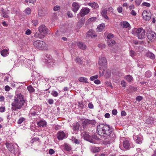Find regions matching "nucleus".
Returning <instances> with one entry per match:
<instances>
[{
  "label": "nucleus",
  "instance_id": "1",
  "mask_svg": "<svg viewBox=\"0 0 156 156\" xmlns=\"http://www.w3.org/2000/svg\"><path fill=\"white\" fill-rule=\"evenodd\" d=\"M25 103L24 96L21 94H16L14 101L11 103V109L12 111H17L22 108Z\"/></svg>",
  "mask_w": 156,
  "mask_h": 156
},
{
  "label": "nucleus",
  "instance_id": "2",
  "mask_svg": "<svg viewBox=\"0 0 156 156\" xmlns=\"http://www.w3.org/2000/svg\"><path fill=\"white\" fill-rule=\"evenodd\" d=\"M112 130L108 125L101 124L97 126V133L98 135L103 137L111 135Z\"/></svg>",
  "mask_w": 156,
  "mask_h": 156
},
{
  "label": "nucleus",
  "instance_id": "3",
  "mask_svg": "<svg viewBox=\"0 0 156 156\" xmlns=\"http://www.w3.org/2000/svg\"><path fill=\"white\" fill-rule=\"evenodd\" d=\"M132 34L137 36L139 39L144 38L145 35V31L142 28L133 29Z\"/></svg>",
  "mask_w": 156,
  "mask_h": 156
},
{
  "label": "nucleus",
  "instance_id": "4",
  "mask_svg": "<svg viewBox=\"0 0 156 156\" xmlns=\"http://www.w3.org/2000/svg\"><path fill=\"white\" fill-rule=\"evenodd\" d=\"M34 47L39 50H43L46 48V44L43 41L37 40L34 42Z\"/></svg>",
  "mask_w": 156,
  "mask_h": 156
},
{
  "label": "nucleus",
  "instance_id": "5",
  "mask_svg": "<svg viewBox=\"0 0 156 156\" xmlns=\"http://www.w3.org/2000/svg\"><path fill=\"white\" fill-rule=\"evenodd\" d=\"M130 144L127 140L124 141L123 144H120L119 146L120 149L122 150H126L128 149L129 148Z\"/></svg>",
  "mask_w": 156,
  "mask_h": 156
},
{
  "label": "nucleus",
  "instance_id": "6",
  "mask_svg": "<svg viewBox=\"0 0 156 156\" xmlns=\"http://www.w3.org/2000/svg\"><path fill=\"white\" fill-rule=\"evenodd\" d=\"M82 134L85 140L89 141L90 143H94V140L92 139L91 136L89 135L88 132L84 131L83 132Z\"/></svg>",
  "mask_w": 156,
  "mask_h": 156
},
{
  "label": "nucleus",
  "instance_id": "7",
  "mask_svg": "<svg viewBox=\"0 0 156 156\" xmlns=\"http://www.w3.org/2000/svg\"><path fill=\"white\" fill-rule=\"evenodd\" d=\"M39 32L44 34H47L48 32V29L44 25H42L38 27Z\"/></svg>",
  "mask_w": 156,
  "mask_h": 156
},
{
  "label": "nucleus",
  "instance_id": "8",
  "mask_svg": "<svg viewBox=\"0 0 156 156\" xmlns=\"http://www.w3.org/2000/svg\"><path fill=\"white\" fill-rule=\"evenodd\" d=\"M98 64L102 67L106 68L107 66V60L105 57H101L99 58Z\"/></svg>",
  "mask_w": 156,
  "mask_h": 156
},
{
  "label": "nucleus",
  "instance_id": "9",
  "mask_svg": "<svg viewBox=\"0 0 156 156\" xmlns=\"http://www.w3.org/2000/svg\"><path fill=\"white\" fill-rule=\"evenodd\" d=\"M142 16L143 18L146 21H149L151 18V14L149 12L146 10L143 11L142 13Z\"/></svg>",
  "mask_w": 156,
  "mask_h": 156
},
{
  "label": "nucleus",
  "instance_id": "10",
  "mask_svg": "<svg viewBox=\"0 0 156 156\" xmlns=\"http://www.w3.org/2000/svg\"><path fill=\"white\" fill-rule=\"evenodd\" d=\"M90 9L86 7L83 8L81 10L79 14L81 17L84 16L90 12Z\"/></svg>",
  "mask_w": 156,
  "mask_h": 156
},
{
  "label": "nucleus",
  "instance_id": "11",
  "mask_svg": "<svg viewBox=\"0 0 156 156\" xmlns=\"http://www.w3.org/2000/svg\"><path fill=\"white\" fill-rule=\"evenodd\" d=\"M147 37L148 39L151 41H154L156 37V34L154 32L151 31L150 33H147Z\"/></svg>",
  "mask_w": 156,
  "mask_h": 156
},
{
  "label": "nucleus",
  "instance_id": "12",
  "mask_svg": "<svg viewBox=\"0 0 156 156\" xmlns=\"http://www.w3.org/2000/svg\"><path fill=\"white\" fill-rule=\"evenodd\" d=\"M133 138L136 143L138 144H141L142 141V136L134 135Z\"/></svg>",
  "mask_w": 156,
  "mask_h": 156
},
{
  "label": "nucleus",
  "instance_id": "13",
  "mask_svg": "<svg viewBox=\"0 0 156 156\" xmlns=\"http://www.w3.org/2000/svg\"><path fill=\"white\" fill-rule=\"evenodd\" d=\"M66 136L65 133L62 131H60L57 134V137L59 140L63 139Z\"/></svg>",
  "mask_w": 156,
  "mask_h": 156
},
{
  "label": "nucleus",
  "instance_id": "14",
  "mask_svg": "<svg viewBox=\"0 0 156 156\" xmlns=\"http://www.w3.org/2000/svg\"><path fill=\"white\" fill-rule=\"evenodd\" d=\"M72 6L73 7L72 10L73 11L75 12L78 10L80 7L78 4L76 2H74L73 3Z\"/></svg>",
  "mask_w": 156,
  "mask_h": 156
},
{
  "label": "nucleus",
  "instance_id": "15",
  "mask_svg": "<svg viewBox=\"0 0 156 156\" xmlns=\"http://www.w3.org/2000/svg\"><path fill=\"white\" fill-rule=\"evenodd\" d=\"M77 45L79 48L83 50L86 49L87 47L85 44L81 42H77Z\"/></svg>",
  "mask_w": 156,
  "mask_h": 156
},
{
  "label": "nucleus",
  "instance_id": "16",
  "mask_svg": "<svg viewBox=\"0 0 156 156\" xmlns=\"http://www.w3.org/2000/svg\"><path fill=\"white\" fill-rule=\"evenodd\" d=\"M88 5L95 9H98L99 8L98 4L95 2L89 3Z\"/></svg>",
  "mask_w": 156,
  "mask_h": 156
},
{
  "label": "nucleus",
  "instance_id": "17",
  "mask_svg": "<svg viewBox=\"0 0 156 156\" xmlns=\"http://www.w3.org/2000/svg\"><path fill=\"white\" fill-rule=\"evenodd\" d=\"M37 124L40 127H44L47 125V122L44 120H40L37 122Z\"/></svg>",
  "mask_w": 156,
  "mask_h": 156
},
{
  "label": "nucleus",
  "instance_id": "18",
  "mask_svg": "<svg viewBox=\"0 0 156 156\" xmlns=\"http://www.w3.org/2000/svg\"><path fill=\"white\" fill-rule=\"evenodd\" d=\"M5 145L9 151H12L13 149L14 148V146L12 143L7 142L5 144Z\"/></svg>",
  "mask_w": 156,
  "mask_h": 156
},
{
  "label": "nucleus",
  "instance_id": "19",
  "mask_svg": "<svg viewBox=\"0 0 156 156\" xmlns=\"http://www.w3.org/2000/svg\"><path fill=\"white\" fill-rule=\"evenodd\" d=\"M94 32V31L92 30L89 31L87 33V37H91L92 38L96 36L97 35L95 34Z\"/></svg>",
  "mask_w": 156,
  "mask_h": 156
},
{
  "label": "nucleus",
  "instance_id": "20",
  "mask_svg": "<svg viewBox=\"0 0 156 156\" xmlns=\"http://www.w3.org/2000/svg\"><path fill=\"white\" fill-rule=\"evenodd\" d=\"M121 26L125 28H127L130 26L129 24L127 21H124L120 23Z\"/></svg>",
  "mask_w": 156,
  "mask_h": 156
},
{
  "label": "nucleus",
  "instance_id": "21",
  "mask_svg": "<svg viewBox=\"0 0 156 156\" xmlns=\"http://www.w3.org/2000/svg\"><path fill=\"white\" fill-rule=\"evenodd\" d=\"M107 10H106V9H104L102 10L101 12V14L103 17L105 18L108 20H109V19L108 18V16L107 15Z\"/></svg>",
  "mask_w": 156,
  "mask_h": 156
},
{
  "label": "nucleus",
  "instance_id": "22",
  "mask_svg": "<svg viewBox=\"0 0 156 156\" xmlns=\"http://www.w3.org/2000/svg\"><path fill=\"white\" fill-rule=\"evenodd\" d=\"M1 12L2 14V16L4 18H7L9 17L8 15V12L5 11H4V9L2 8L1 10Z\"/></svg>",
  "mask_w": 156,
  "mask_h": 156
},
{
  "label": "nucleus",
  "instance_id": "23",
  "mask_svg": "<svg viewBox=\"0 0 156 156\" xmlns=\"http://www.w3.org/2000/svg\"><path fill=\"white\" fill-rule=\"evenodd\" d=\"M80 126V125L79 123L77 122L76 123H75L73 124V129L74 130H78L79 129V127Z\"/></svg>",
  "mask_w": 156,
  "mask_h": 156
},
{
  "label": "nucleus",
  "instance_id": "24",
  "mask_svg": "<svg viewBox=\"0 0 156 156\" xmlns=\"http://www.w3.org/2000/svg\"><path fill=\"white\" fill-rule=\"evenodd\" d=\"M78 80L80 82L87 83H88L87 81L88 79L86 77H81L79 78Z\"/></svg>",
  "mask_w": 156,
  "mask_h": 156
},
{
  "label": "nucleus",
  "instance_id": "25",
  "mask_svg": "<svg viewBox=\"0 0 156 156\" xmlns=\"http://www.w3.org/2000/svg\"><path fill=\"white\" fill-rule=\"evenodd\" d=\"M105 27V24H101L99 25L97 28V30L98 32L102 31Z\"/></svg>",
  "mask_w": 156,
  "mask_h": 156
},
{
  "label": "nucleus",
  "instance_id": "26",
  "mask_svg": "<svg viewBox=\"0 0 156 156\" xmlns=\"http://www.w3.org/2000/svg\"><path fill=\"white\" fill-rule=\"evenodd\" d=\"M9 53V51L6 49H4L1 52V55L3 56H6Z\"/></svg>",
  "mask_w": 156,
  "mask_h": 156
},
{
  "label": "nucleus",
  "instance_id": "27",
  "mask_svg": "<svg viewBox=\"0 0 156 156\" xmlns=\"http://www.w3.org/2000/svg\"><path fill=\"white\" fill-rule=\"evenodd\" d=\"M125 79L129 82H131L133 80V77L130 75H127L125 76Z\"/></svg>",
  "mask_w": 156,
  "mask_h": 156
},
{
  "label": "nucleus",
  "instance_id": "28",
  "mask_svg": "<svg viewBox=\"0 0 156 156\" xmlns=\"http://www.w3.org/2000/svg\"><path fill=\"white\" fill-rule=\"evenodd\" d=\"M63 147L64 150L67 151H69L71 149V147L67 144H65L63 146Z\"/></svg>",
  "mask_w": 156,
  "mask_h": 156
},
{
  "label": "nucleus",
  "instance_id": "29",
  "mask_svg": "<svg viewBox=\"0 0 156 156\" xmlns=\"http://www.w3.org/2000/svg\"><path fill=\"white\" fill-rule=\"evenodd\" d=\"M147 56L149 57L151 59H154L155 58L154 55L152 52H149L147 53Z\"/></svg>",
  "mask_w": 156,
  "mask_h": 156
},
{
  "label": "nucleus",
  "instance_id": "30",
  "mask_svg": "<svg viewBox=\"0 0 156 156\" xmlns=\"http://www.w3.org/2000/svg\"><path fill=\"white\" fill-rule=\"evenodd\" d=\"M108 44L109 46L112 47L115 44V42L113 40H109L108 41Z\"/></svg>",
  "mask_w": 156,
  "mask_h": 156
},
{
  "label": "nucleus",
  "instance_id": "31",
  "mask_svg": "<svg viewBox=\"0 0 156 156\" xmlns=\"http://www.w3.org/2000/svg\"><path fill=\"white\" fill-rule=\"evenodd\" d=\"M89 125L88 119H86L82 123V126L83 128H85Z\"/></svg>",
  "mask_w": 156,
  "mask_h": 156
},
{
  "label": "nucleus",
  "instance_id": "32",
  "mask_svg": "<svg viewBox=\"0 0 156 156\" xmlns=\"http://www.w3.org/2000/svg\"><path fill=\"white\" fill-rule=\"evenodd\" d=\"M145 75L146 77L149 78L152 76V73L151 71L148 70L145 73Z\"/></svg>",
  "mask_w": 156,
  "mask_h": 156
},
{
  "label": "nucleus",
  "instance_id": "33",
  "mask_svg": "<svg viewBox=\"0 0 156 156\" xmlns=\"http://www.w3.org/2000/svg\"><path fill=\"white\" fill-rule=\"evenodd\" d=\"M27 89L29 91L30 93L33 92L35 90L31 85H30L27 87Z\"/></svg>",
  "mask_w": 156,
  "mask_h": 156
},
{
  "label": "nucleus",
  "instance_id": "34",
  "mask_svg": "<svg viewBox=\"0 0 156 156\" xmlns=\"http://www.w3.org/2000/svg\"><path fill=\"white\" fill-rule=\"evenodd\" d=\"M25 120V119L23 117L20 118L17 121V123L19 124H21L22 122Z\"/></svg>",
  "mask_w": 156,
  "mask_h": 156
},
{
  "label": "nucleus",
  "instance_id": "35",
  "mask_svg": "<svg viewBox=\"0 0 156 156\" xmlns=\"http://www.w3.org/2000/svg\"><path fill=\"white\" fill-rule=\"evenodd\" d=\"M111 135L112 136V140L111 141H107V144H110L112 142L113 140L115 139V138H116L115 135L113 133H112Z\"/></svg>",
  "mask_w": 156,
  "mask_h": 156
},
{
  "label": "nucleus",
  "instance_id": "36",
  "mask_svg": "<svg viewBox=\"0 0 156 156\" xmlns=\"http://www.w3.org/2000/svg\"><path fill=\"white\" fill-rule=\"evenodd\" d=\"M136 55V54L134 51L131 50L130 51V55L132 58H134Z\"/></svg>",
  "mask_w": 156,
  "mask_h": 156
},
{
  "label": "nucleus",
  "instance_id": "37",
  "mask_svg": "<svg viewBox=\"0 0 156 156\" xmlns=\"http://www.w3.org/2000/svg\"><path fill=\"white\" fill-rule=\"evenodd\" d=\"M79 108L80 109H83L84 108V105L83 103L82 102H79L78 103Z\"/></svg>",
  "mask_w": 156,
  "mask_h": 156
},
{
  "label": "nucleus",
  "instance_id": "38",
  "mask_svg": "<svg viewBox=\"0 0 156 156\" xmlns=\"http://www.w3.org/2000/svg\"><path fill=\"white\" fill-rule=\"evenodd\" d=\"M51 94L54 97H56L58 95V92L55 91L53 90L51 93Z\"/></svg>",
  "mask_w": 156,
  "mask_h": 156
},
{
  "label": "nucleus",
  "instance_id": "39",
  "mask_svg": "<svg viewBox=\"0 0 156 156\" xmlns=\"http://www.w3.org/2000/svg\"><path fill=\"white\" fill-rule=\"evenodd\" d=\"M88 122L89 124H91L93 125H94L96 124V122L94 120H90L88 119Z\"/></svg>",
  "mask_w": 156,
  "mask_h": 156
},
{
  "label": "nucleus",
  "instance_id": "40",
  "mask_svg": "<svg viewBox=\"0 0 156 156\" xmlns=\"http://www.w3.org/2000/svg\"><path fill=\"white\" fill-rule=\"evenodd\" d=\"M31 10L29 8H27L25 10V13L27 15L30 14L31 13Z\"/></svg>",
  "mask_w": 156,
  "mask_h": 156
},
{
  "label": "nucleus",
  "instance_id": "41",
  "mask_svg": "<svg viewBox=\"0 0 156 156\" xmlns=\"http://www.w3.org/2000/svg\"><path fill=\"white\" fill-rule=\"evenodd\" d=\"M142 5L143 6H145L147 7H150L151 5L150 3L147 2H144L143 3Z\"/></svg>",
  "mask_w": 156,
  "mask_h": 156
},
{
  "label": "nucleus",
  "instance_id": "42",
  "mask_svg": "<svg viewBox=\"0 0 156 156\" xmlns=\"http://www.w3.org/2000/svg\"><path fill=\"white\" fill-rule=\"evenodd\" d=\"M98 77V75L91 76L90 78V80L91 81H93L96 79H97Z\"/></svg>",
  "mask_w": 156,
  "mask_h": 156
},
{
  "label": "nucleus",
  "instance_id": "43",
  "mask_svg": "<svg viewBox=\"0 0 156 156\" xmlns=\"http://www.w3.org/2000/svg\"><path fill=\"white\" fill-rule=\"evenodd\" d=\"M39 140V138H35L34 137V138H33L31 140L30 142L31 144L33 143L34 142L38 141Z\"/></svg>",
  "mask_w": 156,
  "mask_h": 156
},
{
  "label": "nucleus",
  "instance_id": "44",
  "mask_svg": "<svg viewBox=\"0 0 156 156\" xmlns=\"http://www.w3.org/2000/svg\"><path fill=\"white\" fill-rule=\"evenodd\" d=\"M141 0H136L135 1V3L137 6H139L141 3Z\"/></svg>",
  "mask_w": 156,
  "mask_h": 156
},
{
  "label": "nucleus",
  "instance_id": "45",
  "mask_svg": "<svg viewBox=\"0 0 156 156\" xmlns=\"http://www.w3.org/2000/svg\"><path fill=\"white\" fill-rule=\"evenodd\" d=\"M32 23L34 26H36L38 24V21L37 20H33L32 21Z\"/></svg>",
  "mask_w": 156,
  "mask_h": 156
},
{
  "label": "nucleus",
  "instance_id": "46",
  "mask_svg": "<svg viewBox=\"0 0 156 156\" xmlns=\"http://www.w3.org/2000/svg\"><path fill=\"white\" fill-rule=\"evenodd\" d=\"M60 6L56 5L54 7L53 9L55 11H57L60 9Z\"/></svg>",
  "mask_w": 156,
  "mask_h": 156
},
{
  "label": "nucleus",
  "instance_id": "47",
  "mask_svg": "<svg viewBox=\"0 0 156 156\" xmlns=\"http://www.w3.org/2000/svg\"><path fill=\"white\" fill-rule=\"evenodd\" d=\"M98 47L100 48H103L105 47V45L103 44H99L98 45Z\"/></svg>",
  "mask_w": 156,
  "mask_h": 156
},
{
  "label": "nucleus",
  "instance_id": "48",
  "mask_svg": "<svg viewBox=\"0 0 156 156\" xmlns=\"http://www.w3.org/2000/svg\"><path fill=\"white\" fill-rule=\"evenodd\" d=\"M112 113L113 115H115L117 114V111L115 109H114L112 111Z\"/></svg>",
  "mask_w": 156,
  "mask_h": 156
},
{
  "label": "nucleus",
  "instance_id": "49",
  "mask_svg": "<svg viewBox=\"0 0 156 156\" xmlns=\"http://www.w3.org/2000/svg\"><path fill=\"white\" fill-rule=\"evenodd\" d=\"M121 83L123 87H125L126 86V83L124 80L122 81Z\"/></svg>",
  "mask_w": 156,
  "mask_h": 156
},
{
  "label": "nucleus",
  "instance_id": "50",
  "mask_svg": "<svg viewBox=\"0 0 156 156\" xmlns=\"http://www.w3.org/2000/svg\"><path fill=\"white\" fill-rule=\"evenodd\" d=\"M48 102L50 105L54 103V100L52 99H49L48 100Z\"/></svg>",
  "mask_w": 156,
  "mask_h": 156
},
{
  "label": "nucleus",
  "instance_id": "51",
  "mask_svg": "<svg viewBox=\"0 0 156 156\" xmlns=\"http://www.w3.org/2000/svg\"><path fill=\"white\" fill-rule=\"evenodd\" d=\"M107 10V12L109 11L110 12H113L114 11V9L112 7H109L107 9H106Z\"/></svg>",
  "mask_w": 156,
  "mask_h": 156
},
{
  "label": "nucleus",
  "instance_id": "52",
  "mask_svg": "<svg viewBox=\"0 0 156 156\" xmlns=\"http://www.w3.org/2000/svg\"><path fill=\"white\" fill-rule=\"evenodd\" d=\"M54 151L52 149H50L49 151V153L50 154H52L55 153Z\"/></svg>",
  "mask_w": 156,
  "mask_h": 156
},
{
  "label": "nucleus",
  "instance_id": "53",
  "mask_svg": "<svg viewBox=\"0 0 156 156\" xmlns=\"http://www.w3.org/2000/svg\"><path fill=\"white\" fill-rule=\"evenodd\" d=\"M114 37V35L113 34H109L107 36V38L108 39L112 38Z\"/></svg>",
  "mask_w": 156,
  "mask_h": 156
},
{
  "label": "nucleus",
  "instance_id": "54",
  "mask_svg": "<svg viewBox=\"0 0 156 156\" xmlns=\"http://www.w3.org/2000/svg\"><path fill=\"white\" fill-rule=\"evenodd\" d=\"M142 99V97L140 96H137L136 98V100L139 101H141Z\"/></svg>",
  "mask_w": 156,
  "mask_h": 156
},
{
  "label": "nucleus",
  "instance_id": "55",
  "mask_svg": "<svg viewBox=\"0 0 156 156\" xmlns=\"http://www.w3.org/2000/svg\"><path fill=\"white\" fill-rule=\"evenodd\" d=\"M48 56V55H47L46 56V58H47V59H46V58H45V59L47 60V63H52V61H51L49 59L48 60V57H47ZM48 56L49 57V56Z\"/></svg>",
  "mask_w": 156,
  "mask_h": 156
},
{
  "label": "nucleus",
  "instance_id": "56",
  "mask_svg": "<svg viewBox=\"0 0 156 156\" xmlns=\"http://www.w3.org/2000/svg\"><path fill=\"white\" fill-rule=\"evenodd\" d=\"M88 107L89 108L92 109L93 108L94 106L92 104L90 103L88 105Z\"/></svg>",
  "mask_w": 156,
  "mask_h": 156
},
{
  "label": "nucleus",
  "instance_id": "57",
  "mask_svg": "<svg viewBox=\"0 0 156 156\" xmlns=\"http://www.w3.org/2000/svg\"><path fill=\"white\" fill-rule=\"evenodd\" d=\"M31 33V31L30 30L28 29L25 32V34L27 35L30 34Z\"/></svg>",
  "mask_w": 156,
  "mask_h": 156
},
{
  "label": "nucleus",
  "instance_id": "58",
  "mask_svg": "<svg viewBox=\"0 0 156 156\" xmlns=\"http://www.w3.org/2000/svg\"><path fill=\"white\" fill-rule=\"evenodd\" d=\"M5 90L6 91H8L10 90V87L8 86L7 85L5 86Z\"/></svg>",
  "mask_w": 156,
  "mask_h": 156
},
{
  "label": "nucleus",
  "instance_id": "59",
  "mask_svg": "<svg viewBox=\"0 0 156 156\" xmlns=\"http://www.w3.org/2000/svg\"><path fill=\"white\" fill-rule=\"evenodd\" d=\"M73 142L75 143L79 144L80 143V142L78 140L76 139H74V140H73Z\"/></svg>",
  "mask_w": 156,
  "mask_h": 156
},
{
  "label": "nucleus",
  "instance_id": "60",
  "mask_svg": "<svg viewBox=\"0 0 156 156\" xmlns=\"http://www.w3.org/2000/svg\"><path fill=\"white\" fill-rule=\"evenodd\" d=\"M84 22H85V20H84V19H82L81 20L79 21L78 23V24H79L80 23H81L82 24L81 25V26L83 24V23H84Z\"/></svg>",
  "mask_w": 156,
  "mask_h": 156
},
{
  "label": "nucleus",
  "instance_id": "61",
  "mask_svg": "<svg viewBox=\"0 0 156 156\" xmlns=\"http://www.w3.org/2000/svg\"><path fill=\"white\" fill-rule=\"evenodd\" d=\"M5 111V108L3 107H0V112H3Z\"/></svg>",
  "mask_w": 156,
  "mask_h": 156
},
{
  "label": "nucleus",
  "instance_id": "62",
  "mask_svg": "<svg viewBox=\"0 0 156 156\" xmlns=\"http://www.w3.org/2000/svg\"><path fill=\"white\" fill-rule=\"evenodd\" d=\"M131 14L133 16H136V13L135 10H132L131 12Z\"/></svg>",
  "mask_w": 156,
  "mask_h": 156
},
{
  "label": "nucleus",
  "instance_id": "63",
  "mask_svg": "<svg viewBox=\"0 0 156 156\" xmlns=\"http://www.w3.org/2000/svg\"><path fill=\"white\" fill-rule=\"evenodd\" d=\"M76 62H78L79 63H80L81 62V59L79 58H77L76 59Z\"/></svg>",
  "mask_w": 156,
  "mask_h": 156
},
{
  "label": "nucleus",
  "instance_id": "64",
  "mask_svg": "<svg viewBox=\"0 0 156 156\" xmlns=\"http://www.w3.org/2000/svg\"><path fill=\"white\" fill-rule=\"evenodd\" d=\"M94 83L97 84H98L100 83V81L98 80H96L94 81Z\"/></svg>",
  "mask_w": 156,
  "mask_h": 156
}]
</instances>
